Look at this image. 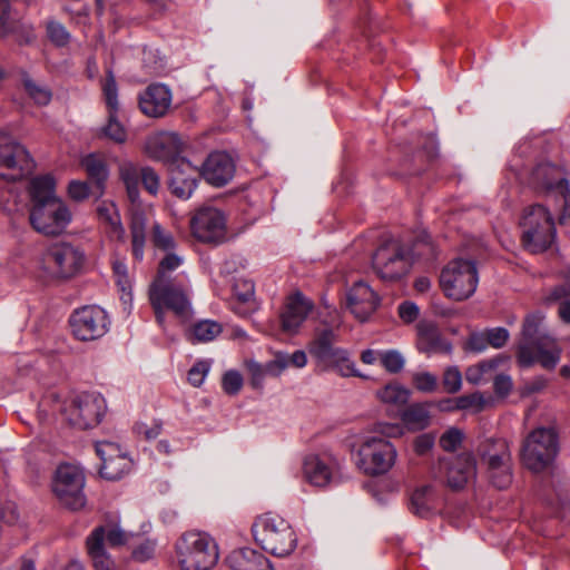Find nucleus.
I'll list each match as a JSON object with an SVG mask.
<instances>
[{
  "label": "nucleus",
  "mask_w": 570,
  "mask_h": 570,
  "mask_svg": "<svg viewBox=\"0 0 570 570\" xmlns=\"http://www.w3.org/2000/svg\"><path fill=\"white\" fill-rule=\"evenodd\" d=\"M183 261L177 256L158 262L157 273L149 286V301L157 322L163 325L165 311L185 322L193 315L188 274L179 271Z\"/></svg>",
  "instance_id": "f257e3e1"
},
{
  "label": "nucleus",
  "mask_w": 570,
  "mask_h": 570,
  "mask_svg": "<svg viewBox=\"0 0 570 570\" xmlns=\"http://www.w3.org/2000/svg\"><path fill=\"white\" fill-rule=\"evenodd\" d=\"M544 316L541 313L529 314L522 327V341L518 346V363L530 367L540 363L544 368H554L560 360V350L554 340L541 333Z\"/></svg>",
  "instance_id": "f03ea898"
},
{
  "label": "nucleus",
  "mask_w": 570,
  "mask_h": 570,
  "mask_svg": "<svg viewBox=\"0 0 570 570\" xmlns=\"http://www.w3.org/2000/svg\"><path fill=\"white\" fill-rule=\"evenodd\" d=\"M252 533L255 541L275 557H287L297 547L295 530L277 514L264 513L257 517L252 525Z\"/></svg>",
  "instance_id": "7ed1b4c3"
},
{
  "label": "nucleus",
  "mask_w": 570,
  "mask_h": 570,
  "mask_svg": "<svg viewBox=\"0 0 570 570\" xmlns=\"http://www.w3.org/2000/svg\"><path fill=\"white\" fill-rule=\"evenodd\" d=\"M176 559L181 570H212L219 551L214 538L203 531H187L175 544Z\"/></svg>",
  "instance_id": "20e7f679"
},
{
  "label": "nucleus",
  "mask_w": 570,
  "mask_h": 570,
  "mask_svg": "<svg viewBox=\"0 0 570 570\" xmlns=\"http://www.w3.org/2000/svg\"><path fill=\"white\" fill-rule=\"evenodd\" d=\"M520 227L523 246L531 253L544 252L556 238L554 219L542 204H531L523 208Z\"/></svg>",
  "instance_id": "39448f33"
},
{
  "label": "nucleus",
  "mask_w": 570,
  "mask_h": 570,
  "mask_svg": "<svg viewBox=\"0 0 570 570\" xmlns=\"http://www.w3.org/2000/svg\"><path fill=\"white\" fill-rule=\"evenodd\" d=\"M479 284V273L474 261L456 258L441 271L440 286L444 295L456 302L471 297Z\"/></svg>",
  "instance_id": "423d86ee"
},
{
  "label": "nucleus",
  "mask_w": 570,
  "mask_h": 570,
  "mask_svg": "<svg viewBox=\"0 0 570 570\" xmlns=\"http://www.w3.org/2000/svg\"><path fill=\"white\" fill-rule=\"evenodd\" d=\"M558 453V435L552 428H538L524 440L521 459L533 472L546 470Z\"/></svg>",
  "instance_id": "0eeeda50"
},
{
  "label": "nucleus",
  "mask_w": 570,
  "mask_h": 570,
  "mask_svg": "<svg viewBox=\"0 0 570 570\" xmlns=\"http://www.w3.org/2000/svg\"><path fill=\"white\" fill-rule=\"evenodd\" d=\"M357 466L366 475L376 476L387 473L395 464V446L382 436H366L357 451Z\"/></svg>",
  "instance_id": "6e6552de"
},
{
  "label": "nucleus",
  "mask_w": 570,
  "mask_h": 570,
  "mask_svg": "<svg viewBox=\"0 0 570 570\" xmlns=\"http://www.w3.org/2000/svg\"><path fill=\"white\" fill-rule=\"evenodd\" d=\"M83 254L68 243H53L47 246L39 256L38 264L50 277L68 278L81 268Z\"/></svg>",
  "instance_id": "1a4fd4ad"
},
{
  "label": "nucleus",
  "mask_w": 570,
  "mask_h": 570,
  "mask_svg": "<svg viewBox=\"0 0 570 570\" xmlns=\"http://www.w3.org/2000/svg\"><path fill=\"white\" fill-rule=\"evenodd\" d=\"M106 411V402L101 394L81 393L63 403L61 413L66 421L80 430L97 425Z\"/></svg>",
  "instance_id": "9d476101"
},
{
  "label": "nucleus",
  "mask_w": 570,
  "mask_h": 570,
  "mask_svg": "<svg viewBox=\"0 0 570 570\" xmlns=\"http://www.w3.org/2000/svg\"><path fill=\"white\" fill-rule=\"evenodd\" d=\"M129 540V533L118 524L99 525L92 530L86 540L87 551L97 570H112L114 562L106 552V546L115 548L124 546Z\"/></svg>",
  "instance_id": "9b49d317"
},
{
  "label": "nucleus",
  "mask_w": 570,
  "mask_h": 570,
  "mask_svg": "<svg viewBox=\"0 0 570 570\" xmlns=\"http://www.w3.org/2000/svg\"><path fill=\"white\" fill-rule=\"evenodd\" d=\"M482 464L487 465V471L491 483L498 489H507L512 482L510 466V451L503 440H487L478 448Z\"/></svg>",
  "instance_id": "f8f14e48"
},
{
  "label": "nucleus",
  "mask_w": 570,
  "mask_h": 570,
  "mask_svg": "<svg viewBox=\"0 0 570 570\" xmlns=\"http://www.w3.org/2000/svg\"><path fill=\"white\" fill-rule=\"evenodd\" d=\"M83 471L73 464L58 466L52 482V490L61 504L70 510H79L85 507Z\"/></svg>",
  "instance_id": "ddd939ff"
},
{
  "label": "nucleus",
  "mask_w": 570,
  "mask_h": 570,
  "mask_svg": "<svg viewBox=\"0 0 570 570\" xmlns=\"http://www.w3.org/2000/svg\"><path fill=\"white\" fill-rule=\"evenodd\" d=\"M372 264L381 279L396 281L409 272L411 259L400 240L390 239L376 249Z\"/></svg>",
  "instance_id": "4468645a"
},
{
  "label": "nucleus",
  "mask_w": 570,
  "mask_h": 570,
  "mask_svg": "<svg viewBox=\"0 0 570 570\" xmlns=\"http://www.w3.org/2000/svg\"><path fill=\"white\" fill-rule=\"evenodd\" d=\"M29 222L35 230L48 236L61 234L71 222V213L62 199L32 205Z\"/></svg>",
  "instance_id": "2eb2a0df"
},
{
  "label": "nucleus",
  "mask_w": 570,
  "mask_h": 570,
  "mask_svg": "<svg viewBox=\"0 0 570 570\" xmlns=\"http://www.w3.org/2000/svg\"><path fill=\"white\" fill-rule=\"evenodd\" d=\"M190 229L199 242L219 244L226 238V216L216 207H200L190 219Z\"/></svg>",
  "instance_id": "dca6fc26"
},
{
  "label": "nucleus",
  "mask_w": 570,
  "mask_h": 570,
  "mask_svg": "<svg viewBox=\"0 0 570 570\" xmlns=\"http://www.w3.org/2000/svg\"><path fill=\"white\" fill-rule=\"evenodd\" d=\"M70 326L78 340L94 341L108 332L109 320L105 309L96 305H88L72 313Z\"/></svg>",
  "instance_id": "f3484780"
},
{
  "label": "nucleus",
  "mask_w": 570,
  "mask_h": 570,
  "mask_svg": "<svg viewBox=\"0 0 570 570\" xmlns=\"http://www.w3.org/2000/svg\"><path fill=\"white\" fill-rule=\"evenodd\" d=\"M35 167L27 148L20 142L9 139L0 144V178L9 181L18 180Z\"/></svg>",
  "instance_id": "a211bd4d"
},
{
  "label": "nucleus",
  "mask_w": 570,
  "mask_h": 570,
  "mask_svg": "<svg viewBox=\"0 0 570 570\" xmlns=\"http://www.w3.org/2000/svg\"><path fill=\"white\" fill-rule=\"evenodd\" d=\"M304 479L313 487L326 488L341 480V463L332 454H311L303 463Z\"/></svg>",
  "instance_id": "6ab92c4d"
},
{
  "label": "nucleus",
  "mask_w": 570,
  "mask_h": 570,
  "mask_svg": "<svg viewBox=\"0 0 570 570\" xmlns=\"http://www.w3.org/2000/svg\"><path fill=\"white\" fill-rule=\"evenodd\" d=\"M185 144L175 131H157L147 136L144 150L153 160L169 166L181 159Z\"/></svg>",
  "instance_id": "aec40b11"
},
{
  "label": "nucleus",
  "mask_w": 570,
  "mask_h": 570,
  "mask_svg": "<svg viewBox=\"0 0 570 570\" xmlns=\"http://www.w3.org/2000/svg\"><path fill=\"white\" fill-rule=\"evenodd\" d=\"M167 167L171 193L180 199H189L197 187L198 178L202 176L199 168L185 157Z\"/></svg>",
  "instance_id": "412c9836"
},
{
  "label": "nucleus",
  "mask_w": 570,
  "mask_h": 570,
  "mask_svg": "<svg viewBox=\"0 0 570 570\" xmlns=\"http://www.w3.org/2000/svg\"><path fill=\"white\" fill-rule=\"evenodd\" d=\"M96 452L101 460L100 475L102 478L116 481L130 471V459L121 453L116 443L107 441L98 442L96 444Z\"/></svg>",
  "instance_id": "4be33fe9"
},
{
  "label": "nucleus",
  "mask_w": 570,
  "mask_h": 570,
  "mask_svg": "<svg viewBox=\"0 0 570 570\" xmlns=\"http://www.w3.org/2000/svg\"><path fill=\"white\" fill-rule=\"evenodd\" d=\"M202 177L212 186L223 187L227 185L235 175V163L225 151H215L208 155L203 163Z\"/></svg>",
  "instance_id": "5701e85b"
},
{
  "label": "nucleus",
  "mask_w": 570,
  "mask_h": 570,
  "mask_svg": "<svg viewBox=\"0 0 570 570\" xmlns=\"http://www.w3.org/2000/svg\"><path fill=\"white\" fill-rule=\"evenodd\" d=\"M313 307V302L302 293L291 295L281 314L282 330L288 334H296Z\"/></svg>",
  "instance_id": "b1692460"
},
{
  "label": "nucleus",
  "mask_w": 570,
  "mask_h": 570,
  "mask_svg": "<svg viewBox=\"0 0 570 570\" xmlns=\"http://www.w3.org/2000/svg\"><path fill=\"white\" fill-rule=\"evenodd\" d=\"M380 297L368 284L356 282L347 292V306L361 322L366 321L376 309Z\"/></svg>",
  "instance_id": "393cba45"
},
{
  "label": "nucleus",
  "mask_w": 570,
  "mask_h": 570,
  "mask_svg": "<svg viewBox=\"0 0 570 570\" xmlns=\"http://www.w3.org/2000/svg\"><path fill=\"white\" fill-rule=\"evenodd\" d=\"M171 98V91L167 86L153 83L139 95V108L147 117L160 118L168 112Z\"/></svg>",
  "instance_id": "a878e982"
},
{
  "label": "nucleus",
  "mask_w": 570,
  "mask_h": 570,
  "mask_svg": "<svg viewBox=\"0 0 570 570\" xmlns=\"http://www.w3.org/2000/svg\"><path fill=\"white\" fill-rule=\"evenodd\" d=\"M530 184L540 193L559 195L567 190L568 181L561 168L544 163L538 165L531 173Z\"/></svg>",
  "instance_id": "bb28decb"
},
{
  "label": "nucleus",
  "mask_w": 570,
  "mask_h": 570,
  "mask_svg": "<svg viewBox=\"0 0 570 570\" xmlns=\"http://www.w3.org/2000/svg\"><path fill=\"white\" fill-rule=\"evenodd\" d=\"M476 475V462L472 453L455 456L446 472L448 485L454 490L464 488Z\"/></svg>",
  "instance_id": "cd10ccee"
},
{
  "label": "nucleus",
  "mask_w": 570,
  "mask_h": 570,
  "mask_svg": "<svg viewBox=\"0 0 570 570\" xmlns=\"http://www.w3.org/2000/svg\"><path fill=\"white\" fill-rule=\"evenodd\" d=\"M417 348L426 354L451 353L452 346L441 337L439 328L434 322L421 321L416 325Z\"/></svg>",
  "instance_id": "c85d7f7f"
},
{
  "label": "nucleus",
  "mask_w": 570,
  "mask_h": 570,
  "mask_svg": "<svg viewBox=\"0 0 570 570\" xmlns=\"http://www.w3.org/2000/svg\"><path fill=\"white\" fill-rule=\"evenodd\" d=\"M227 562L230 570H273L271 561L263 553L249 548L233 551Z\"/></svg>",
  "instance_id": "c756f323"
},
{
  "label": "nucleus",
  "mask_w": 570,
  "mask_h": 570,
  "mask_svg": "<svg viewBox=\"0 0 570 570\" xmlns=\"http://www.w3.org/2000/svg\"><path fill=\"white\" fill-rule=\"evenodd\" d=\"M336 334L332 326L322 325L314 331L313 340L308 344V352L321 362H325L338 347L334 346Z\"/></svg>",
  "instance_id": "7c9ffc66"
},
{
  "label": "nucleus",
  "mask_w": 570,
  "mask_h": 570,
  "mask_svg": "<svg viewBox=\"0 0 570 570\" xmlns=\"http://www.w3.org/2000/svg\"><path fill=\"white\" fill-rule=\"evenodd\" d=\"M439 504V497L432 485L417 488L411 497V510L414 514L425 518L430 515Z\"/></svg>",
  "instance_id": "2f4dec72"
},
{
  "label": "nucleus",
  "mask_w": 570,
  "mask_h": 570,
  "mask_svg": "<svg viewBox=\"0 0 570 570\" xmlns=\"http://www.w3.org/2000/svg\"><path fill=\"white\" fill-rule=\"evenodd\" d=\"M97 215L112 238L121 242L125 240V228L121 224L117 206L112 202H102L97 207Z\"/></svg>",
  "instance_id": "473e14b6"
},
{
  "label": "nucleus",
  "mask_w": 570,
  "mask_h": 570,
  "mask_svg": "<svg viewBox=\"0 0 570 570\" xmlns=\"http://www.w3.org/2000/svg\"><path fill=\"white\" fill-rule=\"evenodd\" d=\"M80 164L101 195L109 176V168L104 157L98 154H88L82 157Z\"/></svg>",
  "instance_id": "72a5a7b5"
},
{
  "label": "nucleus",
  "mask_w": 570,
  "mask_h": 570,
  "mask_svg": "<svg viewBox=\"0 0 570 570\" xmlns=\"http://www.w3.org/2000/svg\"><path fill=\"white\" fill-rule=\"evenodd\" d=\"M151 243L156 249V255L161 254L158 257V262L169 256H177L183 261V265L185 264V257L176 249V242L173 235L157 223L153 226Z\"/></svg>",
  "instance_id": "f704fd0d"
},
{
  "label": "nucleus",
  "mask_w": 570,
  "mask_h": 570,
  "mask_svg": "<svg viewBox=\"0 0 570 570\" xmlns=\"http://www.w3.org/2000/svg\"><path fill=\"white\" fill-rule=\"evenodd\" d=\"M30 196L32 205H40L60 199L56 195V181L52 176H37L30 181Z\"/></svg>",
  "instance_id": "c9c22d12"
},
{
  "label": "nucleus",
  "mask_w": 570,
  "mask_h": 570,
  "mask_svg": "<svg viewBox=\"0 0 570 570\" xmlns=\"http://www.w3.org/2000/svg\"><path fill=\"white\" fill-rule=\"evenodd\" d=\"M508 357L499 355L490 360H484L478 364L471 365L465 371V379L473 385L487 383L501 363L507 361Z\"/></svg>",
  "instance_id": "e433bc0d"
},
{
  "label": "nucleus",
  "mask_w": 570,
  "mask_h": 570,
  "mask_svg": "<svg viewBox=\"0 0 570 570\" xmlns=\"http://www.w3.org/2000/svg\"><path fill=\"white\" fill-rule=\"evenodd\" d=\"M131 253L137 262L144 259L146 244V217L141 212H135L130 222Z\"/></svg>",
  "instance_id": "4c0bfd02"
},
{
  "label": "nucleus",
  "mask_w": 570,
  "mask_h": 570,
  "mask_svg": "<svg viewBox=\"0 0 570 570\" xmlns=\"http://www.w3.org/2000/svg\"><path fill=\"white\" fill-rule=\"evenodd\" d=\"M223 331L220 323L213 320L196 322L188 331L187 338L191 343H207L215 340Z\"/></svg>",
  "instance_id": "58836bf2"
},
{
  "label": "nucleus",
  "mask_w": 570,
  "mask_h": 570,
  "mask_svg": "<svg viewBox=\"0 0 570 570\" xmlns=\"http://www.w3.org/2000/svg\"><path fill=\"white\" fill-rule=\"evenodd\" d=\"M402 422L412 431H420L429 426L430 412L426 404L414 403L401 414Z\"/></svg>",
  "instance_id": "ea45409f"
},
{
  "label": "nucleus",
  "mask_w": 570,
  "mask_h": 570,
  "mask_svg": "<svg viewBox=\"0 0 570 570\" xmlns=\"http://www.w3.org/2000/svg\"><path fill=\"white\" fill-rule=\"evenodd\" d=\"M377 400L392 406H402L407 403L411 392L400 383L392 382L375 392Z\"/></svg>",
  "instance_id": "a19ab883"
},
{
  "label": "nucleus",
  "mask_w": 570,
  "mask_h": 570,
  "mask_svg": "<svg viewBox=\"0 0 570 570\" xmlns=\"http://www.w3.org/2000/svg\"><path fill=\"white\" fill-rule=\"evenodd\" d=\"M326 362L344 377L355 376L367 379V376L357 371L355 362L351 358L348 351L345 348L340 347L335 350Z\"/></svg>",
  "instance_id": "79ce46f5"
},
{
  "label": "nucleus",
  "mask_w": 570,
  "mask_h": 570,
  "mask_svg": "<svg viewBox=\"0 0 570 570\" xmlns=\"http://www.w3.org/2000/svg\"><path fill=\"white\" fill-rule=\"evenodd\" d=\"M100 135L116 144H125L128 138L126 127L119 120V111L107 110V122L100 128Z\"/></svg>",
  "instance_id": "37998d69"
},
{
  "label": "nucleus",
  "mask_w": 570,
  "mask_h": 570,
  "mask_svg": "<svg viewBox=\"0 0 570 570\" xmlns=\"http://www.w3.org/2000/svg\"><path fill=\"white\" fill-rule=\"evenodd\" d=\"M119 176L126 186L129 199L135 203L139 198L140 173L131 161H122L119 165Z\"/></svg>",
  "instance_id": "c03bdc74"
},
{
  "label": "nucleus",
  "mask_w": 570,
  "mask_h": 570,
  "mask_svg": "<svg viewBox=\"0 0 570 570\" xmlns=\"http://www.w3.org/2000/svg\"><path fill=\"white\" fill-rule=\"evenodd\" d=\"M274 358L275 364L272 365V368H275L274 373L279 374L289 366L303 368L307 364V355L302 350H297L291 355L284 352H277Z\"/></svg>",
  "instance_id": "a18cd8bd"
},
{
  "label": "nucleus",
  "mask_w": 570,
  "mask_h": 570,
  "mask_svg": "<svg viewBox=\"0 0 570 570\" xmlns=\"http://www.w3.org/2000/svg\"><path fill=\"white\" fill-rule=\"evenodd\" d=\"M22 85L26 94L37 104V105H48L51 100L52 94L50 89L33 79H31L28 75H24L22 78Z\"/></svg>",
  "instance_id": "49530a36"
},
{
  "label": "nucleus",
  "mask_w": 570,
  "mask_h": 570,
  "mask_svg": "<svg viewBox=\"0 0 570 570\" xmlns=\"http://www.w3.org/2000/svg\"><path fill=\"white\" fill-rule=\"evenodd\" d=\"M101 90L107 110L119 111L118 86L112 70L108 69L106 78L101 83Z\"/></svg>",
  "instance_id": "de8ad7c7"
},
{
  "label": "nucleus",
  "mask_w": 570,
  "mask_h": 570,
  "mask_svg": "<svg viewBox=\"0 0 570 570\" xmlns=\"http://www.w3.org/2000/svg\"><path fill=\"white\" fill-rule=\"evenodd\" d=\"M275 364V358L262 365L257 362H249L247 367L250 375L252 385L255 389H262L266 376H279V373H274L275 368L272 365Z\"/></svg>",
  "instance_id": "09e8293b"
},
{
  "label": "nucleus",
  "mask_w": 570,
  "mask_h": 570,
  "mask_svg": "<svg viewBox=\"0 0 570 570\" xmlns=\"http://www.w3.org/2000/svg\"><path fill=\"white\" fill-rule=\"evenodd\" d=\"M488 401L480 392H474L469 395H461L455 400L456 410H472L473 412H481L485 409Z\"/></svg>",
  "instance_id": "8fccbe9b"
},
{
  "label": "nucleus",
  "mask_w": 570,
  "mask_h": 570,
  "mask_svg": "<svg viewBox=\"0 0 570 570\" xmlns=\"http://www.w3.org/2000/svg\"><path fill=\"white\" fill-rule=\"evenodd\" d=\"M382 366L390 373H399L405 365L403 355L396 350H389L379 353Z\"/></svg>",
  "instance_id": "3c124183"
},
{
  "label": "nucleus",
  "mask_w": 570,
  "mask_h": 570,
  "mask_svg": "<svg viewBox=\"0 0 570 570\" xmlns=\"http://www.w3.org/2000/svg\"><path fill=\"white\" fill-rule=\"evenodd\" d=\"M412 382L415 389L423 393H433L438 389V377L430 372H415Z\"/></svg>",
  "instance_id": "603ef678"
},
{
  "label": "nucleus",
  "mask_w": 570,
  "mask_h": 570,
  "mask_svg": "<svg viewBox=\"0 0 570 570\" xmlns=\"http://www.w3.org/2000/svg\"><path fill=\"white\" fill-rule=\"evenodd\" d=\"M212 362L207 360L197 361L188 371L187 379L188 382L195 386L199 387L205 379L207 377L210 371Z\"/></svg>",
  "instance_id": "864d4df0"
},
{
  "label": "nucleus",
  "mask_w": 570,
  "mask_h": 570,
  "mask_svg": "<svg viewBox=\"0 0 570 570\" xmlns=\"http://www.w3.org/2000/svg\"><path fill=\"white\" fill-rule=\"evenodd\" d=\"M442 385L446 393L454 394L462 387V374L456 366L445 368L442 377Z\"/></svg>",
  "instance_id": "5fc2aeb1"
},
{
  "label": "nucleus",
  "mask_w": 570,
  "mask_h": 570,
  "mask_svg": "<svg viewBox=\"0 0 570 570\" xmlns=\"http://www.w3.org/2000/svg\"><path fill=\"white\" fill-rule=\"evenodd\" d=\"M464 434L456 428L445 431L440 438V446L448 452L455 451L462 443Z\"/></svg>",
  "instance_id": "6e6d98bb"
},
{
  "label": "nucleus",
  "mask_w": 570,
  "mask_h": 570,
  "mask_svg": "<svg viewBox=\"0 0 570 570\" xmlns=\"http://www.w3.org/2000/svg\"><path fill=\"white\" fill-rule=\"evenodd\" d=\"M47 33L49 39L59 47L66 46L70 40V35L66 28L56 21H51L47 26Z\"/></svg>",
  "instance_id": "4d7b16f0"
},
{
  "label": "nucleus",
  "mask_w": 570,
  "mask_h": 570,
  "mask_svg": "<svg viewBox=\"0 0 570 570\" xmlns=\"http://www.w3.org/2000/svg\"><path fill=\"white\" fill-rule=\"evenodd\" d=\"M140 179L144 188L150 195H157L160 186V179L158 174L150 167H145L140 170Z\"/></svg>",
  "instance_id": "13d9d810"
},
{
  "label": "nucleus",
  "mask_w": 570,
  "mask_h": 570,
  "mask_svg": "<svg viewBox=\"0 0 570 570\" xmlns=\"http://www.w3.org/2000/svg\"><path fill=\"white\" fill-rule=\"evenodd\" d=\"M243 386V377L237 371H228L223 377V389L227 394H237Z\"/></svg>",
  "instance_id": "bf43d9fd"
},
{
  "label": "nucleus",
  "mask_w": 570,
  "mask_h": 570,
  "mask_svg": "<svg viewBox=\"0 0 570 570\" xmlns=\"http://www.w3.org/2000/svg\"><path fill=\"white\" fill-rule=\"evenodd\" d=\"M489 346L494 348L503 347L509 340V332L504 327H494L485 331Z\"/></svg>",
  "instance_id": "052dcab7"
},
{
  "label": "nucleus",
  "mask_w": 570,
  "mask_h": 570,
  "mask_svg": "<svg viewBox=\"0 0 570 570\" xmlns=\"http://www.w3.org/2000/svg\"><path fill=\"white\" fill-rule=\"evenodd\" d=\"M114 274L116 276V283L120 289L126 293L130 289L131 283L127 273V265L124 262L114 263Z\"/></svg>",
  "instance_id": "680f3d73"
},
{
  "label": "nucleus",
  "mask_w": 570,
  "mask_h": 570,
  "mask_svg": "<svg viewBox=\"0 0 570 570\" xmlns=\"http://www.w3.org/2000/svg\"><path fill=\"white\" fill-rule=\"evenodd\" d=\"M234 293L239 302H249L254 296V284L250 281L239 279L234 286Z\"/></svg>",
  "instance_id": "e2e57ef3"
},
{
  "label": "nucleus",
  "mask_w": 570,
  "mask_h": 570,
  "mask_svg": "<svg viewBox=\"0 0 570 570\" xmlns=\"http://www.w3.org/2000/svg\"><path fill=\"white\" fill-rule=\"evenodd\" d=\"M68 194L76 202L85 200L89 197V186L85 181L71 180L68 186Z\"/></svg>",
  "instance_id": "0e129e2a"
},
{
  "label": "nucleus",
  "mask_w": 570,
  "mask_h": 570,
  "mask_svg": "<svg viewBox=\"0 0 570 570\" xmlns=\"http://www.w3.org/2000/svg\"><path fill=\"white\" fill-rule=\"evenodd\" d=\"M400 318L405 323L414 322L420 313L417 305L413 302H403L397 308Z\"/></svg>",
  "instance_id": "69168bd1"
},
{
  "label": "nucleus",
  "mask_w": 570,
  "mask_h": 570,
  "mask_svg": "<svg viewBox=\"0 0 570 570\" xmlns=\"http://www.w3.org/2000/svg\"><path fill=\"white\" fill-rule=\"evenodd\" d=\"M435 438L430 433H423L416 436L414 441V451L419 455L426 454L434 445Z\"/></svg>",
  "instance_id": "338daca9"
},
{
  "label": "nucleus",
  "mask_w": 570,
  "mask_h": 570,
  "mask_svg": "<svg viewBox=\"0 0 570 570\" xmlns=\"http://www.w3.org/2000/svg\"><path fill=\"white\" fill-rule=\"evenodd\" d=\"M563 278L564 285L553 288L548 297L549 301H559L570 296V266L564 271Z\"/></svg>",
  "instance_id": "774afa93"
}]
</instances>
